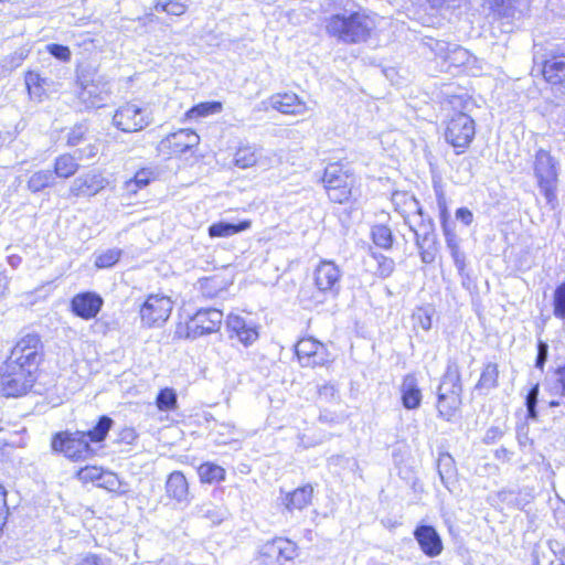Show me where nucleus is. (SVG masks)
Returning <instances> with one entry per match:
<instances>
[{
	"label": "nucleus",
	"mask_w": 565,
	"mask_h": 565,
	"mask_svg": "<svg viewBox=\"0 0 565 565\" xmlns=\"http://www.w3.org/2000/svg\"><path fill=\"white\" fill-rule=\"evenodd\" d=\"M77 160L76 157L70 153L56 157L54 160V170L52 171L54 178L68 179L73 177L79 168Z\"/></svg>",
	"instance_id": "34"
},
{
	"label": "nucleus",
	"mask_w": 565,
	"mask_h": 565,
	"mask_svg": "<svg viewBox=\"0 0 565 565\" xmlns=\"http://www.w3.org/2000/svg\"><path fill=\"white\" fill-rule=\"evenodd\" d=\"M223 321V312L216 308L199 309L185 323V338L195 340L215 333Z\"/></svg>",
	"instance_id": "12"
},
{
	"label": "nucleus",
	"mask_w": 565,
	"mask_h": 565,
	"mask_svg": "<svg viewBox=\"0 0 565 565\" xmlns=\"http://www.w3.org/2000/svg\"><path fill=\"white\" fill-rule=\"evenodd\" d=\"M71 311L74 316L90 320L97 317L104 306V299L94 291H84L75 295L71 299Z\"/></svg>",
	"instance_id": "19"
},
{
	"label": "nucleus",
	"mask_w": 565,
	"mask_h": 565,
	"mask_svg": "<svg viewBox=\"0 0 565 565\" xmlns=\"http://www.w3.org/2000/svg\"><path fill=\"white\" fill-rule=\"evenodd\" d=\"M122 255L120 248L114 247L95 254V266L100 269L110 268L116 265Z\"/></svg>",
	"instance_id": "41"
},
{
	"label": "nucleus",
	"mask_w": 565,
	"mask_h": 565,
	"mask_svg": "<svg viewBox=\"0 0 565 565\" xmlns=\"http://www.w3.org/2000/svg\"><path fill=\"white\" fill-rule=\"evenodd\" d=\"M557 382L561 385V394L565 397V365L561 366L556 371Z\"/></svg>",
	"instance_id": "61"
},
{
	"label": "nucleus",
	"mask_w": 565,
	"mask_h": 565,
	"mask_svg": "<svg viewBox=\"0 0 565 565\" xmlns=\"http://www.w3.org/2000/svg\"><path fill=\"white\" fill-rule=\"evenodd\" d=\"M56 183L52 170L42 169L32 172L26 180V189L35 194L47 188L54 186Z\"/></svg>",
	"instance_id": "32"
},
{
	"label": "nucleus",
	"mask_w": 565,
	"mask_h": 565,
	"mask_svg": "<svg viewBox=\"0 0 565 565\" xmlns=\"http://www.w3.org/2000/svg\"><path fill=\"white\" fill-rule=\"evenodd\" d=\"M98 150L99 149L96 143L88 145L86 148L77 150V152H78L77 159H79V160L93 159L97 156Z\"/></svg>",
	"instance_id": "58"
},
{
	"label": "nucleus",
	"mask_w": 565,
	"mask_h": 565,
	"mask_svg": "<svg viewBox=\"0 0 565 565\" xmlns=\"http://www.w3.org/2000/svg\"><path fill=\"white\" fill-rule=\"evenodd\" d=\"M437 469L443 484L449 489V484L455 479L457 470L451 455L448 452L440 454L437 461Z\"/></svg>",
	"instance_id": "35"
},
{
	"label": "nucleus",
	"mask_w": 565,
	"mask_h": 565,
	"mask_svg": "<svg viewBox=\"0 0 565 565\" xmlns=\"http://www.w3.org/2000/svg\"><path fill=\"white\" fill-rule=\"evenodd\" d=\"M434 312L435 310L430 306L417 308L413 313L414 324L420 327L425 331L430 330Z\"/></svg>",
	"instance_id": "43"
},
{
	"label": "nucleus",
	"mask_w": 565,
	"mask_h": 565,
	"mask_svg": "<svg viewBox=\"0 0 565 565\" xmlns=\"http://www.w3.org/2000/svg\"><path fill=\"white\" fill-rule=\"evenodd\" d=\"M36 369L7 359L0 366V392L7 397L26 394L36 380Z\"/></svg>",
	"instance_id": "6"
},
{
	"label": "nucleus",
	"mask_w": 565,
	"mask_h": 565,
	"mask_svg": "<svg viewBox=\"0 0 565 565\" xmlns=\"http://www.w3.org/2000/svg\"><path fill=\"white\" fill-rule=\"evenodd\" d=\"M114 425L113 418L103 415L98 418L96 425L86 431H60L52 438V449L63 454L66 458L79 461L92 458L96 450L92 444L103 443Z\"/></svg>",
	"instance_id": "2"
},
{
	"label": "nucleus",
	"mask_w": 565,
	"mask_h": 565,
	"mask_svg": "<svg viewBox=\"0 0 565 565\" xmlns=\"http://www.w3.org/2000/svg\"><path fill=\"white\" fill-rule=\"evenodd\" d=\"M258 161V151L255 146H242L234 154V164L241 169L255 166Z\"/></svg>",
	"instance_id": "37"
},
{
	"label": "nucleus",
	"mask_w": 565,
	"mask_h": 565,
	"mask_svg": "<svg viewBox=\"0 0 565 565\" xmlns=\"http://www.w3.org/2000/svg\"><path fill=\"white\" fill-rule=\"evenodd\" d=\"M46 51L62 62H68L72 56L70 47L63 44L50 43L46 45Z\"/></svg>",
	"instance_id": "49"
},
{
	"label": "nucleus",
	"mask_w": 565,
	"mask_h": 565,
	"mask_svg": "<svg viewBox=\"0 0 565 565\" xmlns=\"http://www.w3.org/2000/svg\"><path fill=\"white\" fill-rule=\"evenodd\" d=\"M138 438V434L132 427H124L118 433V443H124L126 445H132Z\"/></svg>",
	"instance_id": "54"
},
{
	"label": "nucleus",
	"mask_w": 565,
	"mask_h": 565,
	"mask_svg": "<svg viewBox=\"0 0 565 565\" xmlns=\"http://www.w3.org/2000/svg\"><path fill=\"white\" fill-rule=\"evenodd\" d=\"M147 108L134 103L120 106L113 116V125L124 132L140 131L151 122Z\"/></svg>",
	"instance_id": "13"
},
{
	"label": "nucleus",
	"mask_w": 565,
	"mask_h": 565,
	"mask_svg": "<svg viewBox=\"0 0 565 565\" xmlns=\"http://www.w3.org/2000/svg\"><path fill=\"white\" fill-rule=\"evenodd\" d=\"M494 457L498 460L509 461L512 457V452L508 450L505 447H500L494 451Z\"/></svg>",
	"instance_id": "60"
},
{
	"label": "nucleus",
	"mask_w": 565,
	"mask_h": 565,
	"mask_svg": "<svg viewBox=\"0 0 565 565\" xmlns=\"http://www.w3.org/2000/svg\"><path fill=\"white\" fill-rule=\"evenodd\" d=\"M456 220L466 226L473 222V213L468 207H459L455 213Z\"/></svg>",
	"instance_id": "55"
},
{
	"label": "nucleus",
	"mask_w": 565,
	"mask_h": 565,
	"mask_svg": "<svg viewBox=\"0 0 565 565\" xmlns=\"http://www.w3.org/2000/svg\"><path fill=\"white\" fill-rule=\"evenodd\" d=\"M295 353L302 367L322 366L329 362L327 348L313 338L299 340L295 345Z\"/></svg>",
	"instance_id": "16"
},
{
	"label": "nucleus",
	"mask_w": 565,
	"mask_h": 565,
	"mask_svg": "<svg viewBox=\"0 0 565 565\" xmlns=\"http://www.w3.org/2000/svg\"><path fill=\"white\" fill-rule=\"evenodd\" d=\"M7 260H8V264H9L13 269L18 268V267L21 265V263H22V258H21V256L15 255V254L9 255V256L7 257Z\"/></svg>",
	"instance_id": "63"
},
{
	"label": "nucleus",
	"mask_w": 565,
	"mask_h": 565,
	"mask_svg": "<svg viewBox=\"0 0 565 565\" xmlns=\"http://www.w3.org/2000/svg\"><path fill=\"white\" fill-rule=\"evenodd\" d=\"M553 313L558 319H565V282L558 285L554 290Z\"/></svg>",
	"instance_id": "45"
},
{
	"label": "nucleus",
	"mask_w": 565,
	"mask_h": 565,
	"mask_svg": "<svg viewBox=\"0 0 565 565\" xmlns=\"http://www.w3.org/2000/svg\"><path fill=\"white\" fill-rule=\"evenodd\" d=\"M476 135L475 120L465 113H458L448 121L445 130V139L461 153L469 147Z\"/></svg>",
	"instance_id": "9"
},
{
	"label": "nucleus",
	"mask_w": 565,
	"mask_h": 565,
	"mask_svg": "<svg viewBox=\"0 0 565 565\" xmlns=\"http://www.w3.org/2000/svg\"><path fill=\"white\" fill-rule=\"evenodd\" d=\"M313 488L311 484H306L295 489L291 492L285 493L281 503L287 511L302 510L311 503Z\"/></svg>",
	"instance_id": "27"
},
{
	"label": "nucleus",
	"mask_w": 565,
	"mask_h": 565,
	"mask_svg": "<svg viewBox=\"0 0 565 565\" xmlns=\"http://www.w3.org/2000/svg\"><path fill=\"white\" fill-rule=\"evenodd\" d=\"M369 256L375 262L376 266L373 270L374 275L380 278L390 277L395 269V262L393 258L373 250L372 247L369 249Z\"/></svg>",
	"instance_id": "36"
},
{
	"label": "nucleus",
	"mask_w": 565,
	"mask_h": 565,
	"mask_svg": "<svg viewBox=\"0 0 565 565\" xmlns=\"http://www.w3.org/2000/svg\"><path fill=\"white\" fill-rule=\"evenodd\" d=\"M222 105L218 102H211V103H202L194 107H192L188 113V117L190 118H198V117H204L210 114H216L221 111Z\"/></svg>",
	"instance_id": "44"
},
{
	"label": "nucleus",
	"mask_w": 565,
	"mask_h": 565,
	"mask_svg": "<svg viewBox=\"0 0 565 565\" xmlns=\"http://www.w3.org/2000/svg\"><path fill=\"white\" fill-rule=\"evenodd\" d=\"M200 137L192 129H180L158 143V152L169 157L180 156L198 146Z\"/></svg>",
	"instance_id": "18"
},
{
	"label": "nucleus",
	"mask_w": 565,
	"mask_h": 565,
	"mask_svg": "<svg viewBox=\"0 0 565 565\" xmlns=\"http://www.w3.org/2000/svg\"><path fill=\"white\" fill-rule=\"evenodd\" d=\"M340 268L330 260H322L315 269V285L326 297L335 298L340 292Z\"/></svg>",
	"instance_id": "17"
},
{
	"label": "nucleus",
	"mask_w": 565,
	"mask_h": 565,
	"mask_svg": "<svg viewBox=\"0 0 565 565\" xmlns=\"http://www.w3.org/2000/svg\"><path fill=\"white\" fill-rule=\"evenodd\" d=\"M25 86L32 99L42 102L47 97L49 90L54 87V82L49 77H43L38 72L29 71L25 74Z\"/></svg>",
	"instance_id": "25"
},
{
	"label": "nucleus",
	"mask_w": 565,
	"mask_h": 565,
	"mask_svg": "<svg viewBox=\"0 0 565 565\" xmlns=\"http://www.w3.org/2000/svg\"><path fill=\"white\" fill-rule=\"evenodd\" d=\"M371 236L373 243L383 249L392 248L394 236L392 230L383 224L372 226Z\"/></svg>",
	"instance_id": "40"
},
{
	"label": "nucleus",
	"mask_w": 565,
	"mask_h": 565,
	"mask_svg": "<svg viewBox=\"0 0 565 565\" xmlns=\"http://www.w3.org/2000/svg\"><path fill=\"white\" fill-rule=\"evenodd\" d=\"M318 394L321 399L329 402L335 397L337 388L333 384L326 383L318 388Z\"/></svg>",
	"instance_id": "56"
},
{
	"label": "nucleus",
	"mask_w": 565,
	"mask_h": 565,
	"mask_svg": "<svg viewBox=\"0 0 565 565\" xmlns=\"http://www.w3.org/2000/svg\"><path fill=\"white\" fill-rule=\"evenodd\" d=\"M373 17L364 11L349 14H333L327 21V32L338 41L347 44H356L367 41L375 28Z\"/></svg>",
	"instance_id": "3"
},
{
	"label": "nucleus",
	"mask_w": 565,
	"mask_h": 565,
	"mask_svg": "<svg viewBox=\"0 0 565 565\" xmlns=\"http://www.w3.org/2000/svg\"><path fill=\"white\" fill-rule=\"evenodd\" d=\"M547 355H548V345L543 341H539L537 354H536V359H535V367L543 370V367L547 361Z\"/></svg>",
	"instance_id": "53"
},
{
	"label": "nucleus",
	"mask_w": 565,
	"mask_h": 565,
	"mask_svg": "<svg viewBox=\"0 0 565 565\" xmlns=\"http://www.w3.org/2000/svg\"><path fill=\"white\" fill-rule=\"evenodd\" d=\"M88 134V126L86 122L76 124L67 134V145L71 147L77 146L85 140Z\"/></svg>",
	"instance_id": "46"
},
{
	"label": "nucleus",
	"mask_w": 565,
	"mask_h": 565,
	"mask_svg": "<svg viewBox=\"0 0 565 565\" xmlns=\"http://www.w3.org/2000/svg\"><path fill=\"white\" fill-rule=\"evenodd\" d=\"M154 10L158 12H167L171 15H181L185 12V6L178 1L169 0L167 2H157Z\"/></svg>",
	"instance_id": "48"
},
{
	"label": "nucleus",
	"mask_w": 565,
	"mask_h": 565,
	"mask_svg": "<svg viewBox=\"0 0 565 565\" xmlns=\"http://www.w3.org/2000/svg\"><path fill=\"white\" fill-rule=\"evenodd\" d=\"M77 565H98V559L95 555H87Z\"/></svg>",
	"instance_id": "64"
},
{
	"label": "nucleus",
	"mask_w": 565,
	"mask_h": 565,
	"mask_svg": "<svg viewBox=\"0 0 565 565\" xmlns=\"http://www.w3.org/2000/svg\"><path fill=\"white\" fill-rule=\"evenodd\" d=\"M43 358V344L36 333H28L12 348L9 360L21 362L30 367L39 370Z\"/></svg>",
	"instance_id": "14"
},
{
	"label": "nucleus",
	"mask_w": 565,
	"mask_h": 565,
	"mask_svg": "<svg viewBox=\"0 0 565 565\" xmlns=\"http://www.w3.org/2000/svg\"><path fill=\"white\" fill-rule=\"evenodd\" d=\"M268 103L282 114L300 115L306 111V104L294 93L275 94L270 96Z\"/></svg>",
	"instance_id": "23"
},
{
	"label": "nucleus",
	"mask_w": 565,
	"mask_h": 565,
	"mask_svg": "<svg viewBox=\"0 0 565 565\" xmlns=\"http://www.w3.org/2000/svg\"><path fill=\"white\" fill-rule=\"evenodd\" d=\"M157 407L161 412H169L177 408L178 395L173 388H162L159 391L156 398Z\"/></svg>",
	"instance_id": "42"
},
{
	"label": "nucleus",
	"mask_w": 565,
	"mask_h": 565,
	"mask_svg": "<svg viewBox=\"0 0 565 565\" xmlns=\"http://www.w3.org/2000/svg\"><path fill=\"white\" fill-rule=\"evenodd\" d=\"M196 514L204 518L212 519V504L206 503L198 508Z\"/></svg>",
	"instance_id": "62"
},
{
	"label": "nucleus",
	"mask_w": 565,
	"mask_h": 565,
	"mask_svg": "<svg viewBox=\"0 0 565 565\" xmlns=\"http://www.w3.org/2000/svg\"><path fill=\"white\" fill-rule=\"evenodd\" d=\"M552 553L554 554V551H544L542 546L536 545L532 551V565H542V558H546V554Z\"/></svg>",
	"instance_id": "59"
},
{
	"label": "nucleus",
	"mask_w": 565,
	"mask_h": 565,
	"mask_svg": "<svg viewBox=\"0 0 565 565\" xmlns=\"http://www.w3.org/2000/svg\"><path fill=\"white\" fill-rule=\"evenodd\" d=\"M542 73L548 83L565 86V54H555L544 60Z\"/></svg>",
	"instance_id": "24"
},
{
	"label": "nucleus",
	"mask_w": 565,
	"mask_h": 565,
	"mask_svg": "<svg viewBox=\"0 0 565 565\" xmlns=\"http://www.w3.org/2000/svg\"><path fill=\"white\" fill-rule=\"evenodd\" d=\"M154 179L156 172L153 169L142 168L136 172L132 179L125 183V188L129 193H137L139 189L147 186Z\"/></svg>",
	"instance_id": "38"
},
{
	"label": "nucleus",
	"mask_w": 565,
	"mask_h": 565,
	"mask_svg": "<svg viewBox=\"0 0 565 565\" xmlns=\"http://www.w3.org/2000/svg\"><path fill=\"white\" fill-rule=\"evenodd\" d=\"M413 534L426 556L436 557L443 552L441 537L433 525L419 524L415 527Z\"/></svg>",
	"instance_id": "22"
},
{
	"label": "nucleus",
	"mask_w": 565,
	"mask_h": 565,
	"mask_svg": "<svg viewBox=\"0 0 565 565\" xmlns=\"http://www.w3.org/2000/svg\"><path fill=\"white\" fill-rule=\"evenodd\" d=\"M231 339H237L244 347L253 344L259 337L254 322L237 315H228L225 321Z\"/></svg>",
	"instance_id": "20"
},
{
	"label": "nucleus",
	"mask_w": 565,
	"mask_h": 565,
	"mask_svg": "<svg viewBox=\"0 0 565 565\" xmlns=\"http://www.w3.org/2000/svg\"><path fill=\"white\" fill-rule=\"evenodd\" d=\"M166 491L169 498L180 503H188L189 501V484L184 475L180 471L170 473L166 482Z\"/></svg>",
	"instance_id": "30"
},
{
	"label": "nucleus",
	"mask_w": 565,
	"mask_h": 565,
	"mask_svg": "<svg viewBox=\"0 0 565 565\" xmlns=\"http://www.w3.org/2000/svg\"><path fill=\"white\" fill-rule=\"evenodd\" d=\"M107 184L108 181L100 173L88 172L73 180L68 195L75 198L93 196L105 189Z\"/></svg>",
	"instance_id": "21"
},
{
	"label": "nucleus",
	"mask_w": 565,
	"mask_h": 565,
	"mask_svg": "<svg viewBox=\"0 0 565 565\" xmlns=\"http://www.w3.org/2000/svg\"><path fill=\"white\" fill-rule=\"evenodd\" d=\"M398 201L404 202V207L396 210L415 235V245L418 248L420 260L427 265L433 264L439 250L438 236L433 218L425 215L414 195L394 193L393 202L398 204Z\"/></svg>",
	"instance_id": "1"
},
{
	"label": "nucleus",
	"mask_w": 565,
	"mask_h": 565,
	"mask_svg": "<svg viewBox=\"0 0 565 565\" xmlns=\"http://www.w3.org/2000/svg\"><path fill=\"white\" fill-rule=\"evenodd\" d=\"M483 10L493 20L510 22L516 12L514 0H483Z\"/></svg>",
	"instance_id": "29"
},
{
	"label": "nucleus",
	"mask_w": 565,
	"mask_h": 565,
	"mask_svg": "<svg viewBox=\"0 0 565 565\" xmlns=\"http://www.w3.org/2000/svg\"><path fill=\"white\" fill-rule=\"evenodd\" d=\"M252 222L248 220L241 221L238 223L232 222H217L213 223L209 227V235L211 237H228L234 234L246 231L250 227Z\"/></svg>",
	"instance_id": "33"
},
{
	"label": "nucleus",
	"mask_w": 565,
	"mask_h": 565,
	"mask_svg": "<svg viewBox=\"0 0 565 565\" xmlns=\"http://www.w3.org/2000/svg\"><path fill=\"white\" fill-rule=\"evenodd\" d=\"M173 309V302L170 297L164 295H149L140 306V319L143 327H161L170 317Z\"/></svg>",
	"instance_id": "11"
},
{
	"label": "nucleus",
	"mask_w": 565,
	"mask_h": 565,
	"mask_svg": "<svg viewBox=\"0 0 565 565\" xmlns=\"http://www.w3.org/2000/svg\"><path fill=\"white\" fill-rule=\"evenodd\" d=\"M422 391L414 374L404 376L401 385L402 404L406 409H416L422 403Z\"/></svg>",
	"instance_id": "26"
},
{
	"label": "nucleus",
	"mask_w": 565,
	"mask_h": 565,
	"mask_svg": "<svg viewBox=\"0 0 565 565\" xmlns=\"http://www.w3.org/2000/svg\"><path fill=\"white\" fill-rule=\"evenodd\" d=\"M98 487L105 488L108 491L118 492L121 488V481L116 473L104 470Z\"/></svg>",
	"instance_id": "47"
},
{
	"label": "nucleus",
	"mask_w": 565,
	"mask_h": 565,
	"mask_svg": "<svg viewBox=\"0 0 565 565\" xmlns=\"http://www.w3.org/2000/svg\"><path fill=\"white\" fill-rule=\"evenodd\" d=\"M462 384L459 365L456 360L449 359L437 390L438 416L449 422L460 408L462 399Z\"/></svg>",
	"instance_id": "5"
},
{
	"label": "nucleus",
	"mask_w": 565,
	"mask_h": 565,
	"mask_svg": "<svg viewBox=\"0 0 565 565\" xmlns=\"http://www.w3.org/2000/svg\"><path fill=\"white\" fill-rule=\"evenodd\" d=\"M436 203L439 211V220L445 237L446 247L450 253L455 267L461 277L466 276L467 257L460 247L461 239L456 233L455 223L450 222L447 198L443 189H435Z\"/></svg>",
	"instance_id": "7"
},
{
	"label": "nucleus",
	"mask_w": 565,
	"mask_h": 565,
	"mask_svg": "<svg viewBox=\"0 0 565 565\" xmlns=\"http://www.w3.org/2000/svg\"><path fill=\"white\" fill-rule=\"evenodd\" d=\"M534 173L541 192L544 194L547 203L552 204L556 200L557 168L555 159L543 149L536 152Z\"/></svg>",
	"instance_id": "10"
},
{
	"label": "nucleus",
	"mask_w": 565,
	"mask_h": 565,
	"mask_svg": "<svg viewBox=\"0 0 565 565\" xmlns=\"http://www.w3.org/2000/svg\"><path fill=\"white\" fill-rule=\"evenodd\" d=\"M540 394V385L539 383L534 384L527 392L525 396V406H537Z\"/></svg>",
	"instance_id": "57"
},
{
	"label": "nucleus",
	"mask_w": 565,
	"mask_h": 565,
	"mask_svg": "<svg viewBox=\"0 0 565 565\" xmlns=\"http://www.w3.org/2000/svg\"><path fill=\"white\" fill-rule=\"evenodd\" d=\"M529 433L527 424H521L516 427V440L521 449L533 446V439L530 438Z\"/></svg>",
	"instance_id": "50"
},
{
	"label": "nucleus",
	"mask_w": 565,
	"mask_h": 565,
	"mask_svg": "<svg viewBox=\"0 0 565 565\" xmlns=\"http://www.w3.org/2000/svg\"><path fill=\"white\" fill-rule=\"evenodd\" d=\"M322 182L329 199L342 204L349 201L355 178L342 164L334 162L326 167Z\"/></svg>",
	"instance_id": "8"
},
{
	"label": "nucleus",
	"mask_w": 565,
	"mask_h": 565,
	"mask_svg": "<svg viewBox=\"0 0 565 565\" xmlns=\"http://www.w3.org/2000/svg\"><path fill=\"white\" fill-rule=\"evenodd\" d=\"M430 49L436 56L445 61H450L451 63H463L468 58V52L455 43L435 40L430 44Z\"/></svg>",
	"instance_id": "28"
},
{
	"label": "nucleus",
	"mask_w": 565,
	"mask_h": 565,
	"mask_svg": "<svg viewBox=\"0 0 565 565\" xmlns=\"http://www.w3.org/2000/svg\"><path fill=\"white\" fill-rule=\"evenodd\" d=\"M103 472H104V470L102 468L85 467L79 470L78 476H79V479H82L84 481H94V482H97V484H98Z\"/></svg>",
	"instance_id": "51"
},
{
	"label": "nucleus",
	"mask_w": 565,
	"mask_h": 565,
	"mask_svg": "<svg viewBox=\"0 0 565 565\" xmlns=\"http://www.w3.org/2000/svg\"><path fill=\"white\" fill-rule=\"evenodd\" d=\"M503 435H504V430L501 427L491 426L490 428L487 429V431L484 434L483 443L486 445H492L497 440L501 439L503 437Z\"/></svg>",
	"instance_id": "52"
},
{
	"label": "nucleus",
	"mask_w": 565,
	"mask_h": 565,
	"mask_svg": "<svg viewBox=\"0 0 565 565\" xmlns=\"http://www.w3.org/2000/svg\"><path fill=\"white\" fill-rule=\"evenodd\" d=\"M199 477L202 482L214 483L225 479V470L221 466L213 462H204L198 469Z\"/></svg>",
	"instance_id": "39"
},
{
	"label": "nucleus",
	"mask_w": 565,
	"mask_h": 565,
	"mask_svg": "<svg viewBox=\"0 0 565 565\" xmlns=\"http://www.w3.org/2000/svg\"><path fill=\"white\" fill-rule=\"evenodd\" d=\"M297 545L292 541L284 537H276L266 543L259 555L262 565H289L298 555Z\"/></svg>",
	"instance_id": "15"
},
{
	"label": "nucleus",
	"mask_w": 565,
	"mask_h": 565,
	"mask_svg": "<svg viewBox=\"0 0 565 565\" xmlns=\"http://www.w3.org/2000/svg\"><path fill=\"white\" fill-rule=\"evenodd\" d=\"M77 98L86 109L104 106L111 95L110 82L106 75L99 74L92 65H79L76 68Z\"/></svg>",
	"instance_id": "4"
},
{
	"label": "nucleus",
	"mask_w": 565,
	"mask_h": 565,
	"mask_svg": "<svg viewBox=\"0 0 565 565\" xmlns=\"http://www.w3.org/2000/svg\"><path fill=\"white\" fill-rule=\"evenodd\" d=\"M499 365L494 362L484 364L480 377L475 385V391L484 395L489 394L492 390L499 386Z\"/></svg>",
	"instance_id": "31"
}]
</instances>
